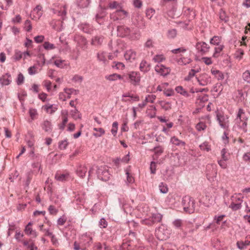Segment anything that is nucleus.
<instances>
[{"label": "nucleus", "mask_w": 250, "mask_h": 250, "mask_svg": "<svg viewBox=\"0 0 250 250\" xmlns=\"http://www.w3.org/2000/svg\"><path fill=\"white\" fill-rule=\"evenodd\" d=\"M44 107L47 111H48V110L49 109H50L51 110V113H52L55 112L57 109V108L56 106H53V105L52 104H48L45 105Z\"/></svg>", "instance_id": "de8ad7c7"}, {"label": "nucleus", "mask_w": 250, "mask_h": 250, "mask_svg": "<svg viewBox=\"0 0 250 250\" xmlns=\"http://www.w3.org/2000/svg\"><path fill=\"white\" fill-rule=\"evenodd\" d=\"M182 204L184 211L189 214L194 212L195 209V202L193 198L187 195L183 198Z\"/></svg>", "instance_id": "f03ea898"}, {"label": "nucleus", "mask_w": 250, "mask_h": 250, "mask_svg": "<svg viewBox=\"0 0 250 250\" xmlns=\"http://www.w3.org/2000/svg\"><path fill=\"white\" fill-rule=\"evenodd\" d=\"M156 235L158 238L161 240H164L169 237L168 231L165 229L164 227L159 228L156 230Z\"/></svg>", "instance_id": "6e6552de"}, {"label": "nucleus", "mask_w": 250, "mask_h": 250, "mask_svg": "<svg viewBox=\"0 0 250 250\" xmlns=\"http://www.w3.org/2000/svg\"><path fill=\"white\" fill-rule=\"evenodd\" d=\"M156 164L154 162H151L150 166V169L152 174H155L156 172Z\"/></svg>", "instance_id": "5fc2aeb1"}, {"label": "nucleus", "mask_w": 250, "mask_h": 250, "mask_svg": "<svg viewBox=\"0 0 250 250\" xmlns=\"http://www.w3.org/2000/svg\"><path fill=\"white\" fill-rule=\"evenodd\" d=\"M196 48L202 55L205 54L209 51V46L205 42H198L196 44Z\"/></svg>", "instance_id": "1a4fd4ad"}, {"label": "nucleus", "mask_w": 250, "mask_h": 250, "mask_svg": "<svg viewBox=\"0 0 250 250\" xmlns=\"http://www.w3.org/2000/svg\"><path fill=\"white\" fill-rule=\"evenodd\" d=\"M250 244V241H238L237 242V246L239 249L242 250L245 249L246 246L249 245Z\"/></svg>", "instance_id": "c756f323"}, {"label": "nucleus", "mask_w": 250, "mask_h": 250, "mask_svg": "<svg viewBox=\"0 0 250 250\" xmlns=\"http://www.w3.org/2000/svg\"><path fill=\"white\" fill-rule=\"evenodd\" d=\"M196 74V70L192 69L188 73V75L187 78L185 79L186 80L188 81L191 78H192Z\"/></svg>", "instance_id": "4d7b16f0"}, {"label": "nucleus", "mask_w": 250, "mask_h": 250, "mask_svg": "<svg viewBox=\"0 0 250 250\" xmlns=\"http://www.w3.org/2000/svg\"><path fill=\"white\" fill-rule=\"evenodd\" d=\"M155 70L163 76H166L169 74L170 70L168 67L161 65H156L155 67Z\"/></svg>", "instance_id": "9b49d317"}, {"label": "nucleus", "mask_w": 250, "mask_h": 250, "mask_svg": "<svg viewBox=\"0 0 250 250\" xmlns=\"http://www.w3.org/2000/svg\"><path fill=\"white\" fill-rule=\"evenodd\" d=\"M159 188L160 192L162 193H166L168 191V188L167 186L163 182L160 184Z\"/></svg>", "instance_id": "f704fd0d"}, {"label": "nucleus", "mask_w": 250, "mask_h": 250, "mask_svg": "<svg viewBox=\"0 0 250 250\" xmlns=\"http://www.w3.org/2000/svg\"><path fill=\"white\" fill-rule=\"evenodd\" d=\"M165 60V58L163 55H156L153 58V60L155 62H160Z\"/></svg>", "instance_id": "4c0bfd02"}, {"label": "nucleus", "mask_w": 250, "mask_h": 250, "mask_svg": "<svg viewBox=\"0 0 250 250\" xmlns=\"http://www.w3.org/2000/svg\"><path fill=\"white\" fill-rule=\"evenodd\" d=\"M185 13L187 15H189L188 18L189 20L194 19L196 16L195 11L189 8H187Z\"/></svg>", "instance_id": "cd10ccee"}, {"label": "nucleus", "mask_w": 250, "mask_h": 250, "mask_svg": "<svg viewBox=\"0 0 250 250\" xmlns=\"http://www.w3.org/2000/svg\"><path fill=\"white\" fill-rule=\"evenodd\" d=\"M116 14L117 15L122 17V16H126L127 15V12L124 10H118L116 11Z\"/></svg>", "instance_id": "13d9d810"}, {"label": "nucleus", "mask_w": 250, "mask_h": 250, "mask_svg": "<svg viewBox=\"0 0 250 250\" xmlns=\"http://www.w3.org/2000/svg\"><path fill=\"white\" fill-rule=\"evenodd\" d=\"M44 37L43 36H37L34 38L35 42L37 43H41L43 42Z\"/></svg>", "instance_id": "e2e57ef3"}, {"label": "nucleus", "mask_w": 250, "mask_h": 250, "mask_svg": "<svg viewBox=\"0 0 250 250\" xmlns=\"http://www.w3.org/2000/svg\"><path fill=\"white\" fill-rule=\"evenodd\" d=\"M94 130L96 131V133H93V135L96 137H101L105 133L104 130L102 128H94Z\"/></svg>", "instance_id": "c85d7f7f"}, {"label": "nucleus", "mask_w": 250, "mask_h": 250, "mask_svg": "<svg viewBox=\"0 0 250 250\" xmlns=\"http://www.w3.org/2000/svg\"><path fill=\"white\" fill-rule=\"evenodd\" d=\"M78 43H82L84 45H85L87 43L86 40L85 38L82 36H79L77 37Z\"/></svg>", "instance_id": "6e6d98bb"}, {"label": "nucleus", "mask_w": 250, "mask_h": 250, "mask_svg": "<svg viewBox=\"0 0 250 250\" xmlns=\"http://www.w3.org/2000/svg\"><path fill=\"white\" fill-rule=\"evenodd\" d=\"M118 123L117 122H114L112 124V128L111 130L112 134L114 136H115L117 134L118 131Z\"/></svg>", "instance_id": "79ce46f5"}, {"label": "nucleus", "mask_w": 250, "mask_h": 250, "mask_svg": "<svg viewBox=\"0 0 250 250\" xmlns=\"http://www.w3.org/2000/svg\"><path fill=\"white\" fill-rule=\"evenodd\" d=\"M99 225L100 228H105L107 226V222L106 221V220H100Z\"/></svg>", "instance_id": "0e129e2a"}, {"label": "nucleus", "mask_w": 250, "mask_h": 250, "mask_svg": "<svg viewBox=\"0 0 250 250\" xmlns=\"http://www.w3.org/2000/svg\"><path fill=\"white\" fill-rule=\"evenodd\" d=\"M199 84L202 86H205L210 83V78L206 73L203 74L198 79Z\"/></svg>", "instance_id": "ddd939ff"}, {"label": "nucleus", "mask_w": 250, "mask_h": 250, "mask_svg": "<svg viewBox=\"0 0 250 250\" xmlns=\"http://www.w3.org/2000/svg\"><path fill=\"white\" fill-rule=\"evenodd\" d=\"M228 135V134L226 133V132L225 131L222 137V139L224 141V143L225 144H227L229 143V137Z\"/></svg>", "instance_id": "338daca9"}, {"label": "nucleus", "mask_w": 250, "mask_h": 250, "mask_svg": "<svg viewBox=\"0 0 250 250\" xmlns=\"http://www.w3.org/2000/svg\"><path fill=\"white\" fill-rule=\"evenodd\" d=\"M96 172L98 178L100 180L105 182L109 180L110 174L105 167H99Z\"/></svg>", "instance_id": "7ed1b4c3"}, {"label": "nucleus", "mask_w": 250, "mask_h": 250, "mask_svg": "<svg viewBox=\"0 0 250 250\" xmlns=\"http://www.w3.org/2000/svg\"><path fill=\"white\" fill-rule=\"evenodd\" d=\"M152 152H154L155 154L157 155H160L164 152V148L160 146H157L153 148L150 149Z\"/></svg>", "instance_id": "a878e982"}, {"label": "nucleus", "mask_w": 250, "mask_h": 250, "mask_svg": "<svg viewBox=\"0 0 250 250\" xmlns=\"http://www.w3.org/2000/svg\"><path fill=\"white\" fill-rule=\"evenodd\" d=\"M97 59L99 62H102L104 64H106L107 61L106 59L105 52H102L97 54Z\"/></svg>", "instance_id": "4be33fe9"}, {"label": "nucleus", "mask_w": 250, "mask_h": 250, "mask_svg": "<svg viewBox=\"0 0 250 250\" xmlns=\"http://www.w3.org/2000/svg\"><path fill=\"white\" fill-rule=\"evenodd\" d=\"M175 90L177 93H180L184 96L187 97L189 96L188 92L185 90L182 86H178L176 87Z\"/></svg>", "instance_id": "b1692460"}, {"label": "nucleus", "mask_w": 250, "mask_h": 250, "mask_svg": "<svg viewBox=\"0 0 250 250\" xmlns=\"http://www.w3.org/2000/svg\"><path fill=\"white\" fill-rule=\"evenodd\" d=\"M10 78H11V75L8 73L2 75V76L0 78L1 84L3 85H9L11 82V80L9 79Z\"/></svg>", "instance_id": "dca6fc26"}, {"label": "nucleus", "mask_w": 250, "mask_h": 250, "mask_svg": "<svg viewBox=\"0 0 250 250\" xmlns=\"http://www.w3.org/2000/svg\"><path fill=\"white\" fill-rule=\"evenodd\" d=\"M67 121H68L67 117L66 116H64L63 117L62 123L59 125V128L60 129H61V130L64 129L65 125L67 123Z\"/></svg>", "instance_id": "864d4df0"}, {"label": "nucleus", "mask_w": 250, "mask_h": 250, "mask_svg": "<svg viewBox=\"0 0 250 250\" xmlns=\"http://www.w3.org/2000/svg\"><path fill=\"white\" fill-rule=\"evenodd\" d=\"M43 45L44 48L46 50L53 49L55 48V46L53 44L50 43L48 42H44Z\"/></svg>", "instance_id": "37998d69"}, {"label": "nucleus", "mask_w": 250, "mask_h": 250, "mask_svg": "<svg viewBox=\"0 0 250 250\" xmlns=\"http://www.w3.org/2000/svg\"><path fill=\"white\" fill-rule=\"evenodd\" d=\"M31 225V223L29 222L27 226L25 227V232L27 234H32V229L30 227V226Z\"/></svg>", "instance_id": "bf43d9fd"}, {"label": "nucleus", "mask_w": 250, "mask_h": 250, "mask_svg": "<svg viewBox=\"0 0 250 250\" xmlns=\"http://www.w3.org/2000/svg\"><path fill=\"white\" fill-rule=\"evenodd\" d=\"M153 46H154V42L150 39H148L144 44L145 48H147V49L152 48L153 47Z\"/></svg>", "instance_id": "e433bc0d"}, {"label": "nucleus", "mask_w": 250, "mask_h": 250, "mask_svg": "<svg viewBox=\"0 0 250 250\" xmlns=\"http://www.w3.org/2000/svg\"><path fill=\"white\" fill-rule=\"evenodd\" d=\"M224 47V46L223 45H219L218 47H215V51L213 55V57L214 58H217L218 56V54L220 53V52L223 50Z\"/></svg>", "instance_id": "72a5a7b5"}, {"label": "nucleus", "mask_w": 250, "mask_h": 250, "mask_svg": "<svg viewBox=\"0 0 250 250\" xmlns=\"http://www.w3.org/2000/svg\"><path fill=\"white\" fill-rule=\"evenodd\" d=\"M244 80L247 83H250V71L249 70H246L243 73L242 75Z\"/></svg>", "instance_id": "58836bf2"}, {"label": "nucleus", "mask_w": 250, "mask_h": 250, "mask_svg": "<svg viewBox=\"0 0 250 250\" xmlns=\"http://www.w3.org/2000/svg\"><path fill=\"white\" fill-rule=\"evenodd\" d=\"M170 142L176 146H180L182 145V146H184L185 145V143L182 141H181L179 140L177 138L174 136L171 137L170 139Z\"/></svg>", "instance_id": "393cba45"}, {"label": "nucleus", "mask_w": 250, "mask_h": 250, "mask_svg": "<svg viewBox=\"0 0 250 250\" xmlns=\"http://www.w3.org/2000/svg\"><path fill=\"white\" fill-rule=\"evenodd\" d=\"M112 67L117 70H123L125 67V65L121 62H114Z\"/></svg>", "instance_id": "473e14b6"}, {"label": "nucleus", "mask_w": 250, "mask_h": 250, "mask_svg": "<svg viewBox=\"0 0 250 250\" xmlns=\"http://www.w3.org/2000/svg\"><path fill=\"white\" fill-rule=\"evenodd\" d=\"M42 128L46 132H50L52 130L51 124L47 121H44L42 124Z\"/></svg>", "instance_id": "5701e85b"}, {"label": "nucleus", "mask_w": 250, "mask_h": 250, "mask_svg": "<svg viewBox=\"0 0 250 250\" xmlns=\"http://www.w3.org/2000/svg\"><path fill=\"white\" fill-rule=\"evenodd\" d=\"M24 28L27 32H30L32 29V25L30 21L27 20L24 23Z\"/></svg>", "instance_id": "c03bdc74"}, {"label": "nucleus", "mask_w": 250, "mask_h": 250, "mask_svg": "<svg viewBox=\"0 0 250 250\" xmlns=\"http://www.w3.org/2000/svg\"><path fill=\"white\" fill-rule=\"evenodd\" d=\"M137 242V239L135 233L130 232L128 236L123 240L119 250H130L132 248L136 246Z\"/></svg>", "instance_id": "f257e3e1"}, {"label": "nucleus", "mask_w": 250, "mask_h": 250, "mask_svg": "<svg viewBox=\"0 0 250 250\" xmlns=\"http://www.w3.org/2000/svg\"><path fill=\"white\" fill-rule=\"evenodd\" d=\"M22 56V53L21 51L19 50H16L15 53L14 55V59L16 61H19L20 60Z\"/></svg>", "instance_id": "603ef678"}, {"label": "nucleus", "mask_w": 250, "mask_h": 250, "mask_svg": "<svg viewBox=\"0 0 250 250\" xmlns=\"http://www.w3.org/2000/svg\"><path fill=\"white\" fill-rule=\"evenodd\" d=\"M177 35V31L175 29L169 30L167 32V37L169 38H174Z\"/></svg>", "instance_id": "ea45409f"}, {"label": "nucleus", "mask_w": 250, "mask_h": 250, "mask_svg": "<svg viewBox=\"0 0 250 250\" xmlns=\"http://www.w3.org/2000/svg\"><path fill=\"white\" fill-rule=\"evenodd\" d=\"M90 2V0H77L76 4L78 7L81 8H83L88 7Z\"/></svg>", "instance_id": "aec40b11"}, {"label": "nucleus", "mask_w": 250, "mask_h": 250, "mask_svg": "<svg viewBox=\"0 0 250 250\" xmlns=\"http://www.w3.org/2000/svg\"><path fill=\"white\" fill-rule=\"evenodd\" d=\"M154 223L153 220H140V224L151 226Z\"/></svg>", "instance_id": "3c124183"}, {"label": "nucleus", "mask_w": 250, "mask_h": 250, "mask_svg": "<svg viewBox=\"0 0 250 250\" xmlns=\"http://www.w3.org/2000/svg\"><path fill=\"white\" fill-rule=\"evenodd\" d=\"M104 37L102 36H96L92 39L91 44L94 45H100L102 44Z\"/></svg>", "instance_id": "6ab92c4d"}, {"label": "nucleus", "mask_w": 250, "mask_h": 250, "mask_svg": "<svg viewBox=\"0 0 250 250\" xmlns=\"http://www.w3.org/2000/svg\"><path fill=\"white\" fill-rule=\"evenodd\" d=\"M106 78L111 81H115L117 79H121L122 78L121 75L119 74H117L116 73H114L111 75H110L108 76H106Z\"/></svg>", "instance_id": "7c9ffc66"}, {"label": "nucleus", "mask_w": 250, "mask_h": 250, "mask_svg": "<svg viewBox=\"0 0 250 250\" xmlns=\"http://www.w3.org/2000/svg\"><path fill=\"white\" fill-rule=\"evenodd\" d=\"M140 70L144 73L148 72L150 68V64L146 61L143 60L140 64Z\"/></svg>", "instance_id": "a211bd4d"}, {"label": "nucleus", "mask_w": 250, "mask_h": 250, "mask_svg": "<svg viewBox=\"0 0 250 250\" xmlns=\"http://www.w3.org/2000/svg\"><path fill=\"white\" fill-rule=\"evenodd\" d=\"M68 143L66 140L62 141L59 143V147L60 149L62 150L65 149L68 146Z\"/></svg>", "instance_id": "c9c22d12"}, {"label": "nucleus", "mask_w": 250, "mask_h": 250, "mask_svg": "<svg viewBox=\"0 0 250 250\" xmlns=\"http://www.w3.org/2000/svg\"><path fill=\"white\" fill-rule=\"evenodd\" d=\"M156 96L154 95H148L146 97L145 101L151 103L154 102V100L155 99Z\"/></svg>", "instance_id": "09e8293b"}, {"label": "nucleus", "mask_w": 250, "mask_h": 250, "mask_svg": "<svg viewBox=\"0 0 250 250\" xmlns=\"http://www.w3.org/2000/svg\"><path fill=\"white\" fill-rule=\"evenodd\" d=\"M221 42V37L215 36L210 40V43L211 44L219 45Z\"/></svg>", "instance_id": "2f4dec72"}, {"label": "nucleus", "mask_w": 250, "mask_h": 250, "mask_svg": "<svg viewBox=\"0 0 250 250\" xmlns=\"http://www.w3.org/2000/svg\"><path fill=\"white\" fill-rule=\"evenodd\" d=\"M92 243V238L87 234L83 235L80 239L81 250H86V248L89 247Z\"/></svg>", "instance_id": "0eeeda50"}, {"label": "nucleus", "mask_w": 250, "mask_h": 250, "mask_svg": "<svg viewBox=\"0 0 250 250\" xmlns=\"http://www.w3.org/2000/svg\"><path fill=\"white\" fill-rule=\"evenodd\" d=\"M162 107L165 110H168L171 108V104L169 102H166L163 105H162Z\"/></svg>", "instance_id": "680f3d73"}, {"label": "nucleus", "mask_w": 250, "mask_h": 250, "mask_svg": "<svg viewBox=\"0 0 250 250\" xmlns=\"http://www.w3.org/2000/svg\"><path fill=\"white\" fill-rule=\"evenodd\" d=\"M29 112L32 119H34L35 116L37 114V110L33 108H30Z\"/></svg>", "instance_id": "052dcab7"}, {"label": "nucleus", "mask_w": 250, "mask_h": 250, "mask_svg": "<svg viewBox=\"0 0 250 250\" xmlns=\"http://www.w3.org/2000/svg\"><path fill=\"white\" fill-rule=\"evenodd\" d=\"M238 119L240 121L239 126L243 129L244 132H246L247 131L246 129L247 125V121L248 120V118L245 116L243 110L241 108L239 109V111L237 115V120Z\"/></svg>", "instance_id": "20e7f679"}, {"label": "nucleus", "mask_w": 250, "mask_h": 250, "mask_svg": "<svg viewBox=\"0 0 250 250\" xmlns=\"http://www.w3.org/2000/svg\"><path fill=\"white\" fill-rule=\"evenodd\" d=\"M187 51V49L184 47H180L172 50L171 51L173 54H177L179 53H184Z\"/></svg>", "instance_id": "8fccbe9b"}, {"label": "nucleus", "mask_w": 250, "mask_h": 250, "mask_svg": "<svg viewBox=\"0 0 250 250\" xmlns=\"http://www.w3.org/2000/svg\"><path fill=\"white\" fill-rule=\"evenodd\" d=\"M127 223L129 227L132 226L134 228H137L138 226L139 223L134 221V220H131L130 221H128Z\"/></svg>", "instance_id": "774afa93"}, {"label": "nucleus", "mask_w": 250, "mask_h": 250, "mask_svg": "<svg viewBox=\"0 0 250 250\" xmlns=\"http://www.w3.org/2000/svg\"><path fill=\"white\" fill-rule=\"evenodd\" d=\"M117 32L119 36L124 37L130 34L131 29L125 26H119L117 27Z\"/></svg>", "instance_id": "f8f14e48"}, {"label": "nucleus", "mask_w": 250, "mask_h": 250, "mask_svg": "<svg viewBox=\"0 0 250 250\" xmlns=\"http://www.w3.org/2000/svg\"><path fill=\"white\" fill-rule=\"evenodd\" d=\"M24 80V77L23 75L21 73L19 74V75L18 76V78L17 80V84L20 85H21V84H22L23 83Z\"/></svg>", "instance_id": "a18cd8bd"}, {"label": "nucleus", "mask_w": 250, "mask_h": 250, "mask_svg": "<svg viewBox=\"0 0 250 250\" xmlns=\"http://www.w3.org/2000/svg\"><path fill=\"white\" fill-rule=\"evenodd\" d=\"M200 149L202 150H206L209 151L210 150V146H208V142H204L199 146Z\"/></svg>", "instance_id": "a19ab883"}, {"label": "nucleus", "mask_w": 250, "mask_h": 250, "mask_svg": "<svg viewBox=\"0 0 250 250\" xmlns=\"http://www.w3.org/2000/svg\"><path fill=\"white\" fill-rule=\"evenodd\" d=\"M219 18L225 22H227L229 20V18L226 15L225 11L221 9L219 12Z\"/></svg>", "instance_id": "bb28decb"}, {"label": "nucleus", "mask_w": 250, "mask_h": 250, "mask_svg": "<svg viewBox=\"0 0 250 250\" xmlns=\"http://www.w3.org/2000/svg\"><path fill=\"white\" fill-rule=\"evenodd\" d=\"M79 112L78 110L76 108L72 110L71 111V114L72 117L75 119L81 118V117L80 114H78V116L76 115V114H79Z\"/></svg>", "instance_id": "49530a36"}, {"label": "nucleus", "mask_w": 250, "mask_h": 250, "mask_svg": "<svg viewBox=\"0 0 250 250\" xmlns=\"http://www.w3.org/2000/svg\"><path fill=\"white\" fill-rule=\"evenodd\" d=\"M124 57L126 61L132 62L136 57V53L133 50H129L125 53Z\"/></svg>", "instance_id": "4468645a"}, {"label": "nucleus", "mask_w": 250, "mask_h": 250, "mask_svg": "<svg viewBox=\"0 0 250 250\" xmlns=\"http://www.w3.org/2000/svg\"><path fill=\"white\" fill-rule=\"evenodd\" d=\"M48 210L50 214H56L58 210L56 209V208H55L54 206L50 205L48 208Z\"/></svg>", "instance_id": "69168bd1"}, {"label": "nucleus", "mask_w": 250, "mask_h": 250, "mask_svg": "<svg viewBox=\"0 0 250 250\" xmlns=\"http://www.w3.org/2000/svg\"><path fill=\"white\" fill-rule=\"evenodd\" d=\"M217 121L220 126L224 129H228L229 126V121L228 116H225L220 113H218L216 115Z\"/></svg>", "instance_id": "423d86ee"}, {"label": "nucleus", "mask_w": 250, "mask_h": 250, "mask_svg": "<svg viewBox=\"0 0 250 250\" xmlns=\"http://www.w3.org/2000/svg\"><path fill=\"white\" fill-rule=\"evenodd\" d=\"M128 77L131 83L134 85L138 84L140 82L141 76L139 72L132 71L129 73Z\"/></svg>", "instance_id": "9d476101"}, {"label": "nucleus", "mask_w": 250, "mask_h": 250, "mask_svg": "<svg viewBox=\"0 0 250 250\" xmlns=\"http://www.w3.org/2000/svg\"><path fill=\"white\" fill-rule=\"evenodd\" d=\"M69 176V173L67 172L63 173L57 172L56 174H55V178L57 181L64 182L67 180Z\"/></svg>", "instance_id": "f3484780"}, {"label": "nucleus", "mask_w": 250, "mask_h": 250, "mask_svg": "<svg viewBox=\"0 0 250 250\" xmlns=\"http://www.w3.org/2000/svg\"><path fill=\"white\" fill-rule=\"evenodd\" d=\"M87 170V168L85 166L81 165L77 168L76 172L80 177L83 178L85 176Z\"/></svg>", "instance_id": "2eb2a0df"}, {"label": "nucleus", "mask_w": 250, "mask_h": 250, "mask_svg": "<svg viewBox=\"0 0 250 250\" xmlns=\"http://www.w3.org/2000/svg\"><path fill=\"white\" fill-rule=\"evenodd\" d=\"M243 198L241 197V195H233L231 197V203L229 206L233 210H237L239 209L241 206V203L242 200L241 198Z\"/></svg>", "instance_id": "39448f33"}, {"label": "nucleus", "mask_w": 250, "mask_h": 250, "mask_svg": "<svg viewBox=\"0 0 250 250\" xmlns=\"http://www.w3.org/2000/svg\"><path fill=\"white\" fill-rule=\"evenodd\" d=\"M105 15V12L104 11H102L101 12L97 14L95 16L96 21L100 24H102L103 22V20Z\"/></svg>", "instance_id": "412c9836"}]
</instances>
